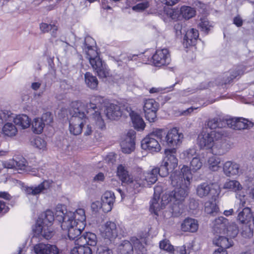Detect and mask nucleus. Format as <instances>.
<instances>
[{
	"instance_id": "obj_36",
	"label": "nucleus",
	"mask_w": 254,
	"mask_h": 254,
	"mask_svg": "<svg viewBox=\"0 0 254 254\" xmlns=\"http://www.w3.org/2000/svg\"><path fill=\"white\" fill-rule=\"evenodd\" d=\"M252 214L251 209L248 207H245L238 214L237 219L243 224H248L251 221Z\"/></svg>"
},
{
	"instance_id": "obj_21",
	"label": "nucleus",
	"mask_w": 254,
	"mask_h": 254,
	"mask_svg": "<svg viewBox=\"0 0 254 254\" xmlns=\"http://www.w3.org/2000/svg\"><path fill=\"white\" fill-rule=\"evenodd\" d=\"M136 132L133 130H129L124 140L121 143V149L125 153H130L134 149Z\"/></svg>"
},
{
	"instance_id": "obj_54",
	"label": "nucleus",
	"mask_w": 254,
	"mask_h": 254,
	"mask_svg": "<svg viewBox=\"0 0 254 254\" xmlns=\"http://www.w3.org/2000/svg\"><path fill=\"white\" fill-rule=\"evenodd\" d=\"M0 118L1 119V124H2L3 122L10 121L12 120L13 121L15 117L10 111L4 110L0 111Z\"/></svg>"
},
{
	"instance_id": "obj_37",
	"label": "nucleus",
	"mask_w": 254,
	"mask_h": 254,
	"mask_svg": "<svg viewBox=\"0 0 254 254\" xmlns=\"http://www.w3.org/2000/svg\"><path fill=\"white\" fill-rule=\"evenodd\" d=\"M54 219L57 220L56 218V215L55 214L54 216L51 211L48 210L40 215L37 222H41V224L51 226V223L54 220Z\"/></svg>"
},
{
	"instance_id": "obj_28",
	"label": "nucleus",
	"mask_w": 254,
	"mask_h": 254,
	"mask_svg": "<svg viewBox=\"0 0 254 254\" xmlns=\"http://www.w3.org/2000/svg\"><path fill=\"white\" fill-rule=\"evenodd\" d=\"M198 228V222L196 220L188 217L182 223L181 229L184 232L194 233Z\"/></svg>"
},
{
	"instance_id": "obj_32",
	"label": "nucleus",
	"mask_w": 254,
	"mask_h": 254,
	"mask_svg": "<svg viewBox=\"0 0 254 254\" xmlns=\"http://www.w3.org/2000/svg\"><path fill=\"white\" fill-rule=\"evenodd\" d=\"M199 34L197 30L191 28L188 30L186 33L184 39V44L186 47L194 45L198 38Z\"/></svg>"
},
{
	"instance_id": "obj_62",
	"label": "nucleus",
	"mask_w": 254,
	"mask_h": 254,
	"mask_svg": "<svg viewBox=\"0 0 254 254\" xmlns=\"http://www.w3.org/2000/svg\"><path fill=\"white\" fill-rule=\"evenodd\" d=\"M245 68L243 66H239L238 67V69L236 71H234L232 72V74L231 75L230 77V79H228V81L233 79L236 78L238 75L243 74L244 72L243 69Z\"/></svg>"
},
{
	"instance_id": "obj_52",
	"label": "nucleus",
	"mask_w": 254,
	"mask_h": 254,
	"mask_svg": "<svg viewBox=\"0 0 254 254\" xmlns=\"http://www.w3.org/2000/svg\"><path fill=\"white\" fill-rule=\"evenodd\" d=\"M83 127L84 126H79V125L69 122V129L70 132L74 135L80 134Z\"/></svg>"
},
{
	"instance_id": "obj_24",
	"label": "nucleus",
	"mask_w": 254,
	"mask_h": 254,
	"mask_svg": "<svg viewBox=\"0 0 254 254\" xmlns=\"http://www.w3.org/2000/svg\"><path fill=\"white\" fill-rule=\"evenodd\" d=\"M215 141L211 147L212 153L215 155H222L229 150V145L225 140L222 139Z\"/></svg>"
},
{
	"instance_id": "obj_15",
	"label": "nucleus",
	"mask_w": 254,
	"mask_h": 254,
	"mask_svg": "<svg viewBox=\"0 0 254 254\" xmlns=\"http://www.w3.org/2000/svg\"><path fill=\"white\" fill-rule=\"evenodd\" d=\"M117 176L122 183L126 184L134 191L135 189V176L132 177L129 174L127 168L123 164L118 165L117 168Z\"/></svg>"
},
{
	"instance_id": "obj_49",
	"label": "nucleus",
	"mask_w": 254,
	"mask_h": 254,
	"mask_svg": "<svg viewBox=\"0 0 254 254\" xmlns=\"http://www.w3.org/2000/svg\"><path fill=\"white\" fill-rule=\"evenodd\" d=\"M33 146L40 150H45L46 148L47 143L45 140L40 137H37L32 141Z\"/></svg>"
},
{
	"instance_id": "obj_10",
	"label": "nucleus",
	"mask_w": 254,
	"mask_h": 254,
	"mask_svg": "<svg viewBox=\"0 0 254 254\" xmlns=\"http://www.w3.org/2000/svg\"><path fill=\"white\" fill-rule=\"evenodd\" d=\"M161 189L159 187L154 188V193L153 198L150 201V211L156 215H158V212L165 208V206L169 203V193H166L163 195L161 199H160V193Z\"/></svg>"
},
{
	"instance_id": "obj_43",
	"label": "nucleus",
	"mask_w": 254,
	"mask_h": 254,
	"mask_svg": "<svg viewBox=\"0 0 254 254\" xmlns=\"http://www.w3.org/2000/svg\"><path fill=\"white\" fill-rule=\"evenodd\" d=\"M220 158L216 156H211L207 160L208 168L212 171H217L220 168Z\"/></svg>"
},
{
	"instance_id": "obj_55",
	"label": "nucleus",
	"mask_w": 254,
	"mask_h": 254,
	"mask_svg": "<svg viewBox=\"0 0 254 254\" xmlns=\"http://www.w3.org/2000/svg\"><path fill=\"white\" fill-rule=\"evenodd\" d=\"M196 154V150L194 148H190L184 151L181 154L182 158L189 160L191 158L195 157Z\"/></svg>"
},
{
	"instance_id": "obj_14",
	"label": "nucleus",
	"mask_w": 254,
	"mask_h": 254,
	"mask_svg": "<svg viewBox=\"0 0 254 254\" xmlns=\"http://www.w3.org/2000/svg\"><path fill=\"white\" fill-rule=\"evenodd\" d=\"M223 188L236 192V197L240 200V204L242 206L244 207L247 204V197L244 193L241 192L243 188L238 181L229 180L224 183Z\"/></svg>"
},
{
	"instance_id": "obj_23",
	"label": "nucleus",
	"mask_w": 254,
	"mask_h": 254,
	"mask_svg": "<svg viewBox=\"0 0 254 254\" xmlns=\"http://www.w3.org/2000/svg\"><path fill=\"white\" fill-rule=\"evenodd\" d=\"M34 231L36 234L41 235L47 240L51 239L55 234L51 226L41 224V222L36 223Z\"/></svg>"
},
{
	"instance_id": "obj_13",
	"label": "nucleus",
	"mask_w": 254,
	"mask_h": 254,
	"mask_svg": "<svg viewBox=\"0 0 254 254\" xmlns=\"http://www.w3.org/2000/svg\"><path fill=\"white\" fill-rule=\"evenodd\" d=\"M165 157H164L163 163V166L162 169L165 171L161 175L166 176L169 172L172 171L178 166V159L176 157V149H166L165 150Z\"/></svg>"
},
{
	"instance_id": "obj_11",
	"label": "nucleus",
	"mask_w": 254,
	"mask_h": 254,
	"mask_svg": "<svg viewBox=\"0 0 254 254\" xmlns=\"http://www.w3.org/2000/svg\"><path fill=\"white\" fill-rule=\"evenodd\" d=\"M71 107L73 110V113L69 122L79 126H84L87 121V118L84 111L85 104L82 102L76 101L71 103Z\"/></svg>"
},
{
	"instance_id": "obj_60",
	"label": "nucleus",
	"mask_w": 254,
	"mask_h": 254,
	"mask_svg": "<svg viewBox=\"0 0 254 254\" xmlns=\"http://www.w3.org/2000/svg\"><path fill=\"white\" fill-rule=\"evenodd\" d=\"M149 6L148 2L146 1L139 3L132 7V9L136 11H140L144 10Z\"/></svg>"
},
{
	"instance_id": "obj_8",
	"label": "nucleus",
	"mask_w": 254,
	"mask_h": 254,
	"mask_svg": "<svg viewBox=\"0 0 254 254\" xmlns=\"http://www.w3.org/2000/svg\"><path fill=\"white\" fill-rule=\"evenodd\" d=\"M162 130H156L145 137L141 141V147L151 153L157 152L160 150V145L157 139L162 136Z\"/></svg>"
},
{
	"instance_id": "obj_3",
	"label": "nucleus",
	"mask_w": 254,
	"mask_h": 254,
	"mask_svg": "<svg viewBox=\"0 0 254 254\" xmlns=\"http://www.w3.org/2000/svg\"><path fill=\"white\" fill-rule=\"evenodd\" d=\"M104 105V99L100 96H93L91 98L90 102L85 104V111L92 121L95 124L97 127L100 129L105 128V124L102 119L100 110Z\"/></svg>"
},
{
	"instance_id": "obj_56",
	"label": "nucleus",
	"mask_w": 254,
	"mask_h": 254,
	"mask_svg": "<svg viewBox=\"0 0 254 254\" xmlns=\"http://www.w3.org/2000/svg\"><path fill=\"white\" fill-rule=\"evenodd\" d=\"M164 11L168 16L173 20H177L179 17V11L176 9L167 8L165 9Z\"/></svg>"
},
{
	"instance_id": "obj_46",
	"label": "nucleus",
	"mask_w": 254,
	"mask_h": 254,
	"mask_svg": "<svg viewBox=\"0 0 254 254\" xmlns=\"http://www.w3.org/2000/svg\"><path fill=\"white\" fill-rule=\"evenodd\" d=\"M238 232V227L235 223H228L225 230V233H226L228 236L234 238L237 236Z\"/></svg>"
},
{
	"instance_id": "obj_41",
	"label": "nucleus",
	"mask_w": 254,
	"mask_h": 254,
	"mask_svg": "<svg viewBox=\"0 0 254 254\" xmlns=\"http://www.w3.org/2000/svg\"><path fill=\"white\" fill-rule=\"evenodd\" d=\"M40 28L41 31L43 33H47L51 32L52 36L57 37V32L58 29V27L55 24H48L46 23H42L40 25Z\"/></svg>"
},
{
	"instance_id": "obj_50",
	"label": "nucleus",
	"mask_w": 254,
	"mask_h": 254,
	"mask_svg": "<svg viewBox=\"0 0 254 254\" xmlns=\"http://www.w3.org/2000/svg\"><path fill=\"white\" fill-rule=\"evenodd\" d=\"M207 125L210 129H215L217 127L221 128L223 126L221 120L218 118H214L209 120Z\"/></svg>"
},
{
	"instance_id": "obj_59",
	"label": "nucleus",
	"mask_w": 254,
	"mask_h": 254,
	"mask_svg": "<svg viewBox=\"0 0 254 254\" xmlns=\"http://www.w3.org/2000/svg\"><path fill=\"white\" fill-rule=\"evenodd\" d=\"M160 248L168 252H171L173 250V246L171 245L169 241L163 240L160 243Z\"/></svg>"
},
{
	"instance_id": "obj_63",
	"label": "nucleus",
	"mask_w": 254,
	"mask_h": 254,
	"mask_svg": "<svg viewBox=\"0 0 254 254\" xmlns=\"http://www.w3.org/2000/svg\"><path fill=\"white\" fill-rule=\"evenodd\" d=\"M237 119L238 118H231L227 119L225 121V124H227L229 127L234 129V127H235L237 124Z\"/></svg>"
},
{
	"instance_id": "obj_29",
	"label": "nucleus",
	"mask_w": 254,
	"mask_h": 254,
	"mask_svg": "<svg viewBox=\"0 0 254 254\" xmlns=\"http://www.w3.org/2000/svg\"><path fill=\"white\" fill-rule=\"evenodd\" d=\"M105 114L110 120H117L122 115L120 107L116 104H110L106 107Z\"/></svg>"
},
{
	"instance_id": "obj_22",
	"label": "nucleus",
	"mask_w": 254,
	"mask_h": 254,
	"mask_svg": "<svg viewBox=\"0 0 254 254\" xmlns=\"http://www.w3.org/2000/svg\"><path fill=\"white\" fill-rule=\"evenodd\" d=\"M35 254H59V250L56 245L39 243L33 248Z\"/></svg>"
},
{
	"instance_id": "obj_25",
	"label": "nucleus",
	"mask_w": 254,
	"mask_h": 254,
	"mask_svg": "<svg viewBox=\"0 0 254 254\" xmlns=\"http://www.w3.org/2000/svg\"><path fill=\"white\" fill-rule=\"evenodd\" d=\"M115 200L114 193L110 191H106L102 197V208L104 212L110 211Z\"/></svg>"
},
{
	"instance_id": "obj_51",
	"label": "nucleus",
	"mask_w": 254,
	"mask_h": 254,
	"mask_svg": "<svg viewBox=\"0 0 254 254\" xmlns=\"http://www.w3.org/2000/svg\"><path fill=\"white\" fill-rule=\"evenodd\" d=\"M202 163L200 161L199 158L197 157H193L190 162V171L191 170L193 172H196L199 170L202 167Z\"/></svg>"
},
{
	"instance_id": "obj_27",
	"label": "nucleus",
	"mask_w": 254,
	"mask_h": 254,
	"mask_svg": "<svg viewBox=\"0 0 254 254\" xmlns=\"http://www.w3.org/2000/svg\"><path fill=\"white\" fill-rule=\"evenodd\" d=\"M169 203H172L171 205L172 212L173 215L175 217L180 216L182 213L184 209V205L183 202L185 198L181 200H178L176 197H173L169 194Z\"/></svg>"
},
{
	"instance_id": "obj_53",
	"label": "nucleus",
	"mask_w": 254,
	"mask_h": 254,
	"mask_svg": "<svg viewBox=\"0 0 254 254\" xmlns=\"http://www.w3.org/2000/svg\"><path fill=\"white\" fill-rule=\"evenodd\" d=\"M198 26L201 31L207 33L212 27L209 22L205 18L200 19V22L198 24Z\"/></svg>"
},
{
	"instance_id": "obj_61",
	"label": "nucleus",
	"mask_w": 254,
	"mask_h": 254,
	"mask_svg": "<svg viewBox=\"0 0 254 254\" xmlns=\"http://www.w3.org/2000/svg\"><path fill=\"white\" fill-rule=\"evenodd\" d=\"M97 254H113L112 250L106 246H101L97 250Z\"/></svg>"
},
{
	"instance_id": "obj_1",
	"label": "nucleus",
	"mask_w": 254,
	"mask_h": 254,
	"mask_svg": "<svg viewBox=\"0 0 254 254\" xmlns=\"http://www.w3.org/2000/svg\"><path fill=\"white\" fill-rule=\"evenodd\" d=\"M76 44L77 47L81 48L86 54L94 71L100 78H106L109 76L106 64L97 56V53L94 49L96 43L92 37L87 36L84 40L80 39L76 42Z\"/></svg>"
},
{
	"instance_id": "obj_6",
	"label": "nucleus",
	"mask_w": 254,
	"mask_h": 254,
	"mask_svg": "<svg viewBox=\"0 0 254 254\" xmlns=\"http://www.w3.org/2000/svg\"><path fill=\"white\" fill-rule=\"evenodd\" d=\"M159 169L157 167L151 171L139 173L135 176V189L134 193L138 192L140 188L149 187L157 181Z\"/></svg>"
},
{
	"instance_id": "obj_17",
	"label": "nucleus",
	"mask_w": 254,
	"mask_h": 254,
	"mask_svg": "<svg viewBox=\"0 0 254 254\" xmlns=\"http://www.w3.org/2000/svg\"><path fill=\"white\" fill-rule=\"evenodd\" d=\"M159 108V104L153 99L144 101L143 111L145 117L149 122H154L157 118L156 113Z\"/></svg>"
},
{
	"instance_id": "obj_5",
	"label": "nucleus",
	"mask_w": 254,
	"mask_h": 254,
	"mask_svg": "<svg viewBox=\"0 0 254 254\" xmlns=\"http://www.w3.org/2000/svg\"><path fill=\"white\" fill-rule=\"evenodd\" d=\"M226 132L223 129L210 131L209 133L202 130L197 137V144L201 148L211 149L215 141L225 136Z\"/></svg>"
},
{
	"instance_id": "obj_35",
	"label": "nucleus",
	"mask_w": 254,
	"mask_h": 254,
	"mask_svg": "<svg viewBox=\"0 0 254 254\" xmlns=\"http://www.w3.org/2000/svg\"><path fill=\"white\" fill-rule=\"evenodd\" d=\"M129 115L134 128L138 130H143L145 125L140 116L133 111L130 112Z\"/></svg>"
},
{
	"instance_id": "obj_48",
	"label": "nucleus",
	"mask_w": 254,
	"mask_h": 254,
	"mask_svg": "<svg viewBox=\"0 0 254 254\" xmlns=\"http://www.w3.org/2000/svg\"><path fill=\"white\" fill-rule=\"evenodd\" d=\"M248 123L249 121L243 118H238L236 125L235 126V127H234V129H245L253 126L251 123Z\"/></svg>"
},
{
	"instance_id": "obj_34",
	"label": "nucleus",
	"mask_w": 254,
	"mask_h": 254,
	"mask_svg": "<svg viewBox=\"0 0 254 254\" xmlns=\"http://www.w3.org/2000/svg\"><path fill=\"white\" fill-rule=\"evenodd\" d=\"M76 246L71 250V254H92L91 249L85 244H81L76 240Z\"/></svg>"
},
{
	"instance_id": "obj_44",
	"label": "nucleus",
	"mask_w": 254,
	"mask_h": 254,
	"mask_svg": "<svg viewBox=\"0 0 254 254\" xmlns=\"http://www.w3.org/2000/svg\"><path fill=\"white\" fill-rule=\"evenodd\" d=\"M180 13L184 18L189 19L195 16L196 11L191 7L183 5L180 8Z\"/></svg>"
},
{
	"instance_id": "obj_26",
	"label": "nucleus",
	"mask_w": 254,
	"mask_h": 254,
	"mask_svg": "<svg viewBox=\"0 0 254 254\" xmlns=\"http://www.w3.org/2000/svg\"><path fill=\"white\" fill-rule=\"evenodd\" d=\"M223 171L227 177L238 175L240 171V165L235 162L226 161L223 164Z\"/></svg>"
},
{
	"instance_id": "obj_47",
	"label": "nucleus",
	"mask_w": 254,
	"mask_h": 254,
	"mask_svg": "<svg viewBox=\"0 0 254 254\" xmlns=\"http://www.w3.org/2000/svg\"><path fill=\"white\" fill-rule=\"evenodd\" d=\"M218 209V207L215 202L208 201L205 203L204 210L207 214H213L217 213Z\"/></svg>"
},
{
	"instance_id": "obj_30",
	"label": "nucleus",
	"mask_w": 254,
	"mask_h": 254,
	"mask_svg": "<svg viewBox=\"0 0 254 254\" xmlns=\"http://www.w3.org/2000/svg\"><path fill=\"white\" fill-rule=\"evenodd\" d=\"M77 240L81 244L90 246H95L97 243L96 235L91 232H86L80 236Z\"/></svg>"
},
{
	"instance_id": "obj_2",
	"label": "nucleus",
	"mask_w": 254,
	"mask_h": 254,
	"mask_svg": "<svg viewBox=\"0 0 254 254\" xmlns=\"http://www.w3.org/2000/svg\"><path fill=\"white\" fill-rule=\"evenodd\" d=\"M191 179L192 175L189 167L183 166L181 171H175L171 175V184L175 189L168 193L180 200L185 198L189 192Z\"/></svg>"
},
{
	"instance_id": "obj_64",
	"label": "nucleus",
	"mask_w": 254,
	"mask_h": 254,
	"mask_svg": "<svg viewBox=\"0 0 254 254\" xmlns=\"http://www.w3.org/2000/svg\"><path fill=\"white\" fill-rule=\"evenodd\" d=\"M86 126L83 127V131L84 135L85 136H89L92 134L93 132L92 127L91 125L86 124Z\"/></svg>"
},
{
	"instance_id": "obj_12",
	"label": "nucleus",
	"mask_w": 254,
	"mask_h": 254,
	"mask_svg": "<svg viewBox=\"0 0 254 254\" xmlns=\"http://www.w3.org/2000/svg\"><path fill=\"white\" fill-rule=\"evenodd\" d=\"M61 222L62 229L67 232L69 239L75 241L79 238L82 231L85 227V224L83 223H79L78 224L77 223H75L76 222L66 220H62Z\"/></svg>"
},
{
	"instance_id": "obj_19",
	"label": "nucleus",
	"mask_w": 254,
	"mask_h": 254,
	"mask_svg": "<svg viewBox=\"0 0 254 254\" xmlns=\"http://www.w3.org/2000/svg\"><path fill=\"white\" fill-rule=\"evenodd\" d=\"M153 64L156 66L168 65L171 62V57L167 49H158L152 56Z\"/></svg>"
},
{
	"instance_id": "obj_33",
	"label": "nucleus",
	"mask_w": 254,
	"mask_h": 254,
	"mask_svg": "<svg viewBox=\"0 0 254 254\" xmlns=\"http://www.w3.org/2000/svg\"><path fill=\"white\" fill-rule=\"evenodd\" d=\"M8 168H15L17 170H25L29 171L30 170L29 167L27 165V162L24 158H20L18 160H12L11 162L7 165Z\"/></svg>"
},
{
	"instance_id": "obj_57",
	"label": "nucleus",
	"mask_w": 254,
	"mask_h": 254,
	"mask_svg": "<svg viewBox=\"0 0 254 254\" xmlns=\"http://www.w3.org/2000/svg\"><path fill=\"white\" fill-rule=\"evenodd\" d=\"M245 225L243 227V230L242 234L244 237L250 238L253 236L254 230L253 228H251V226L248 224H244Z\"/></svg>"
},
{
	"instance_id": "obj_38",
	"label": "nucleus",
	"mask_w": 254,
	"mask_h": 254,
	"mask_svg": "<svg viewBox=\"0 0 254 254\" xmlns=\"http://www.w3.org/2000/svg\"><path fill=\"white\" fill-rule=\"evenodd\" d=\"M14 124L21 127L22 128H26L30 126V120L29 117L24 114L19 115L13 119Z\"/></svg>"
},
{
	"instance_id": "obj_16",
	"label": "nucleus",
	"mask_w": 254,
	"mask_h": 254,
	"mask_svg": "<svg viewBox=\"0 0 254 254\" xmlns=\"http://www.w3.org/2000/svg\"><path fill=\"white\" fill-rule=\"evenodd\" d=\"M100 231L101 236L105 239L113 242L118 236V229L116 224L112 221H107L103 225Z\"/></svg>"
},
{
	"instance_id": "obj_39",
	"label": "nucleus",
	"mask_w": 254,
	"mask_h": 254,
	"mask_svg": "<svg viewBox=\"0 0 254 254\" xmlns=\"http://www.w3.org/2000/svg\"><path fill=\"white\" fill-rule=\"evenodd\" d=\"M85 83L87 86L91 89H96L98 85V80L91 73L87 72L84 74Z\"/></svg>"
},
{
	"instance_id": "obj_42",
	"label": "nucleus",
	"mask_w": 254,
	"mask_h": 254,
	"mask_svg": "<svg viewBox=\"0 0 254 254\" xmlns=\"http://www.w3.org/2000/svg\"><path fill=\"white\" fill-rule=\"evenodd\" d=\"M2 132L8 137L15 136L17 132V129L15 126L11 123H7L3 127Z\"/></svg>"
},
{
	"instance_id": "obj_31",
	"label": "nucleus",
	"mask_w": 254,
	"mask_h": 254,
	"mask_svg": "<svg viewBox=\"0 0 254 254\" xmlns=\"http://www.w3.org/2000/svg\"><path fill=\"white\" fill-rule=\"evenodd\" d=\"M228 224L227 219L223 216L216 218L213 221V229L217 233H225L227 225Z\"/></svg>"
},
{
	"instance_id": "obj_45",
	"label": "nucleus",
	"mask_w": 254,
	"mask_h": 254,
	"mask_svg": "<svg viewBox=\"0 0 254 254\" xmlns=\"http://www.w3.org/2000/svg\"><path fill=\"white\" fill-rule=\"evenodd\" d=\"M31 125L33 132L36 134L41 133L45 126L44 123L39 118H35Z\"/></svg>"
},
{
	"instance_id": "obj_40",
	"label": "nucleus",
	"mask_w": 254,
	"mask_h": 254,
	"mask_svg": "<svg viewBox=\"0 0 254 254\" xmlns=\"http://www.w3.org/2000/svg\"><path fill=\"white\" fill-rule=\"evenodd\" d=\"M213 242L219 248H222L224 250L229 248L233 245L231 239L223 236H219L218 238H216L214 240Z\"/></svg>"
},
{
	"instance_id": "obj_20",
	"label": "nucleus",
	"mask_w": 254,
	"mask_h": 254,
	"mask_svg": "<svg viewBox=\"0 0 254 254\" xmlns=\"http://www.w3.org/2000/svg\"><path fill=\"white\" fill-rule=\"evenodd\" d=\"M51 184V182L45 180L36 186H23L22 190L27 196H35L44 192L45 190L49 189Z\"/></svg>"
},
{
	"instance_id": "obj_4",
	"label": "nucleus",
	"mask_w": 254,
	"mask_h": 254,
	"mask_svg": "<svg viewBox=\"0 0 254 254\" xmlns=\"http://www.w3.org/2000/svg\"><path fill=\"white\" fill-rule=\"evenodd\" d=\"M56 218L59 222L62 220L76 222L75 223H83L86 225V216L83 209L79 208L75 212H67L64 205H58L56 208Z\"/></svg>"
},
{
	"instance_id": "obj_9",
	"label": "nucleus",
	"mask_w": 254,
	"mask_h": 254,
	"mask_svg": "<svg viewBox=\"0 0 254 254\" xmlns=\"http://www.w3.org/2000/svg\"><path fill=\"white\" fill-rule=\"evenodd\" d=\"M220 193V187L216 183L204 182L198 185L196 188V195L200 198L207 197L215 199Z\"/></svg>"
},
{
	"instance_id": "obj_18",
	"label": "nucleus",
	"mask_w": 254,
	"mask_h": 254,
	"mask_svg": "<svg viewBox=\"0 0 254 254\" xmlns=\"http://www.w3.org/2000/svg\"><path fill=\"white\" fill-rule=\"evenodd\" d=\"M183 138V134L179 132L177 128H173L167 133L165 142L168 146L176 148L182 143Z\"/></svg>"
},
{
	"instance_id": "obj_58",
	"label": "nucleus",
	"mask_w": 254,
	"mask_h": 254,
	"mask_svg": "<svg viewBox=\"0 0 254 254\" xmlns=\"http://www.w3.org/2000/svg\"><path fill=\"white\" fill-rule=\"evenodd\" d=\"M40 119L42 121L45 125H50L53 122V117L50 112L43 114Z\"/></svg>"
},
{
	"instance_id": "obj_7",
	"label": "nucleus",
	"mask_w": 254,
	"mask_h": 254,
	"mask_svg": "<svg viewBox=\"0 0 254 254\" xmlns=\"http://www.w3.org/2000/svg\"><path fill=\"white\" fill-rule=\"evenodd\" d=\"M133 249L137 254H146V250L139 239L132 237L130 241L127 240L122 242L118 246V251L120 254H132Z\"/></svg>"
}]
</instances>
